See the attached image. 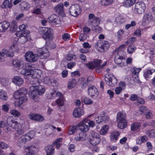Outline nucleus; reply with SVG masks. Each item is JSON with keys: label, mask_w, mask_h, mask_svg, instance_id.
<instances>
[{"label": "nucleus", "mask_w": 155, "mask_h": 155, "mask_svg": "<svg viewBox=\"0 0 155 155\" xmlns=\"http://www.w3.org/2000/svg\"><path fill=\"white\" fill-rule=\"evenodd\" d=\"M32 68V65L31 64H27L25 65V68L21 71V74L24 75L25 79H31L30 83L33 85H38L39 84V79L35 77L34 70L31 69Z\"/></svg>", "instance_id": "f257e3e1"}, {"label": "nucleus", "mask_w": 155, "mask_h": 155, "mask_svg": "<svg viewBox=\"0 0 155 155\" xmlns=\"http://www.w3.org/2000/svg\"><path fill=\"white\" fill-rule=\"evenodd\" d=\"M125 45L122 44L118 49H116L113 51L114 61L116 64L120 66H124L125 63V52L123 49L125 48Z\"/></svg>", "instance_id": "f03ea898"}, {"label": "nucleus", "mask_w": 155, "mask_h": 155, "mask_svg": "<svg viewBox=\"0 0 155 155\" xmlns=\"http://www.w3.org/2000/svg\"><path fill=\"white\" fill-rule=\"evenodd\" d=\"M24 121L23 120L18 122L12 119L11 118H8L7 119L8 125L14 129L19 135L24 134L25 132L24 126Z\"/></svg>", "instance_id": "7ed1b4c3"}, {"label": "nucleus", "mask_w": 155, "mask_h": 155, "mask_svg": "<svg viewBox=\"0 0 155 155\" xmlns=\"http://www.w3.org/2000/svg\"><path fill=\"white\" fill-rule=\"evenodd\" d=\"M27 93V89L24 88H21L15 92L14 97L16 99L15 102L18 103V106L27 100L28 97L26 96Z\"/></svg>", "instance_id": "20e7f679"}, {"label": "nucleus", "mask_w": 155, "mask_h": 155, "mask_svg": "<svg viewBox=\"0 0 155 155\" xmlns=\"http://www.w3.org/2000/svg\"><path fill=\"white\" fill-rule=\"evenodd\" d=\"M46 97L48 99H51L54 98L56 97H59L58 100L56 101V103L59 106H62L64 104V99L62 94L58 92L56 93L54 90L50 91L49 93L47 94Z\"/></svg>", "instance_id": "39448f33"}, {"label": "nucleus", "mask_w": 155, "mask_h": 155, "mask_svg": "<svg viewBox=\"0 0 155 155\" xmlns=\"http://www.w3.org/2000/svg\"><path fill=\"white\" fill-rule=\"evenodd\" d=\"M39 33L42 35V37L45 40H50L53 38V34L51 28L45 27L40 28Z\"/></svg>", "instance_id": "423d86ee"}, {"label": "nucleus", "mask_w": 155, "mask_h": 155, "mask_svg": "<svg viewBox=\"0 0 155 155\" xmlns=\"http://www.w3.org/2000/svg\"><path fill=\"white\" fill-rule=\"evenodd\" d=\"M35 135L34 131H31L28 134L21 136L19 139L17 143L19 146L25 144L26 142L30 141Z\"/></svg>", "instance_id": "0eeeda50"}, {"label": "nucleus", "mask_w": 155, "mask_h": 155, "mask_svg": "<svg viewBox=\"0 0 155 155\" xmlns=\"http://www.w3.org/2000/svg\"><path fill=\"white\" fill-rule=\"evenodd\" d=\"M89 139L91 144L94 146L99 144L101 141L100 135L93 130L89 135Z\"/></svg>", "instance_id": "6e6552de"}, {"label": "nucleus", "mask_w": 155, "mask_h": 155, "mask_svg": "<svg viewBox=\"0 0 155 155\" xmlns=\"http://www.w3.org/2000/svg\"><path fill=\"white\" fill-rule=\"evenodd\" d=\"M105 81L107 85L112 87L116 85L117 83L116 78L111 74L106 75L105 77Z\"/></svg>", "instance_id": "1a4fd4ad"}, {"label": "nucleus", "mask_w": 155, "mask_h": 155, "mask_svg": "<svg viewBox=\"0 0 155 155\" xmlns=\"http://www.w3.org/2000/svg\"><path fill=\"white\" fill-rule=\"evenodd\" d=\"M69 11L71 15L77 17L81 12V8L79 5L74 4L69 8Z\"/></svg>", "instance_id": "9d476101"}, {"label": "nucleus", "mask_w": 155, "mask_h": 155, "mask_svg": "<svg viewBox=\"0 0 155 155\" xmlns=\"http://www.w3.org/2000/svg\"><path fill=\"white\" fill-rule=\"evenodd\" d=\"M145 8V4L143 2H138L135 4L134 12L136 14H142L144 12Z\"/></svg>", "instance_id": "9b49d317"}, {"label": "nucleus", "mask_w": 155, "mask_h": 155, "mask_svg": "<svg viewBox=\"0 0 155 155\" xmlns=\"http://www.w3.org/2000/svg\"><path fill=\"white\" fill-rule=\"evenodd\" d=\"M30 92H33L39 95H42L45 92V89L43 85H32L30 87Z\"/></svg>", "instance_id": "f8f14e48"}, {"label": "nucleus", "mask_w": 155, "mask_h": 155, "mask_svg": "<svg viewBox=\"0 0 155 155\" xmlns=\"http://www.w3.org/2000/svg\"><path fill=\"white\" fill-rule=\"evenodd\" d=\"M25 57L26 60L29 62H35L38 59V56L37 54L29 51L26 53Z\"/></svg>", "instance_id": "ddd939ff"}, {"label": "nucleus", "mask_w": 155, "mask_h": 155, "mask_svg": "<svg viewBox=\"0 0 155 155\" xmlns=\"http://www.w3.org/2000/svg\"><path fill=\"white\" fill-rule=\"evenodd\" d=\"M88 95L92 98H96L98 94V92L96 87L93 86H89L88 88Z\"/></svg>", "instance_id": "4468645a"}, {"label": "nucleus", "mask_w": 155, "mask_h": 155, "mask_svg": "<svg viewBox=\"0 0 155 155\" xmlns=\"http://www.w3.org/2000/svg\"><path fill=\"white\" fill-rule=\"evenodd\" d=\"M63 7V4L60 3L54 7V11L59 15L64 16V14Z\"/></svg>", "instance_id": "2eb2a0df"}, {"label": "nucleus", "mask_w": 155, "mask_h": 155, "mask_svg": "<svg viewBox=\"0 0 155 155\" xmlns=\"http://www.w3.org/2000/svg\"><path fill=\"white\" fill-rule=\"evenodd\" d=\"M28 116L30 119L39 122L42 121L44 120V118L42 116L32 113L29 114Z\"/></svg>", "instance_id": "dca6fc26"}, {"label": "nucleus", "mask_w": 155, "mask_h": 155, "mask_svg": "<svg viewBox=\"0 0 155 155\" xmlns=\"http://www.w3.org/2000/svg\"><path fill=\"white\" fill-rule=\"evenodd\" d=\"M48 19L51 22L55 25L58 24L60 23V18L57 15L55 14L51 15Z\"/></svg>", "instance_id": "f3484780"}, {"label": "nucleus", "mask_w": 155, "mask_h": 155, "mask_svg": "<svg viewBox=\"0 0 155 155\" xmlns=\"http://www.w3.org/2000/svg\"><path fill=\"white\" fill-rule=\"evenodd\" d=\"M38 54L39 56H43L44 58H46L49 56L48 50L45 48H39L38 50Z\"/></svg>", "instance_id": "a211bd4d"}, {"label": "nucleus", "mask_w": 155, "mask_h": 155, "mask_svg": "<svg viewBox=\"0 0 155 155\" xmlns=\"http://www.w3.org/2000/svg\"><path fill=\"white\" fill-rule=\"evenodd\" d=\"M38 54L39 56H43L44 58H46L49 56L48 50L45 48H39L38 50Z\"/></svg>", "instance_id": "6ab92c4d"}, {"label": "nucleus", "mask_w": 155, "mask_h": 155, "mask_svg": "<svg viewBox=\"0 0 155 155\" xmlns=\"http://www.w3.org/2000/svg\"><path fill=\"white\" fill-rule=\"evenodd\" d=\"M101 62V60H98L91 62L86 64V67L89 69H93L99 66Z\"/></svg>", "instance_id": "aec40b11"}, {"label": "nucleus", "mask_w": 155, "mask_h": 155, "mask_svg": "<svg viewBox=\"0 0 155 155\" xmlns=\"http://www.w3.org/2000/svg\"><path fill=\"white\" fill-rule=\"evenodd\" d=\"M77 126L78 130H80L83 133L87 131L89 129V126L84 123H80Z\"/></svg>", "instance_id": "412c9836"}, {"label": "nucleus", "mask_w": 155, "mask_h": 155, "mask_svg": "<svg viewBox=\"0 0 155 155\" xmlns=\"http://www.w3.org/2000/svg\"><path fill=\"white\" fill-rule=\"evenodd\" d=\"M10 23L6 21L0 23V32H5L10 26Z\"/></svg>", "instance_id": "4be33fe9"}, {"label": "nucleus", "mask_w": 155, "mask_h": 155, "mask_svg": "<svg viewBox=\"0 0 155 155\" xmlns=\"http://www.w3.org/2000/svg\"><path fill=\"white\" fill-rule=\"evenodd\" d=\"M84 114V111L83 109L80 107L75 108L73 112V114L76 117H81Z\"/></svg>", "instance_id": "5701e85b"}, {"label": "nucleus", "mask_w": 155, "mask_h": 155, "mask_svg": "<svg viewBox=\"0 0 155 155\" xmlns=\"http://www.w3.org/2000/svg\"><path fill=\"white\" fill-rule=\"evenodd\" d=\"M12 81L15 84L18 86L22 85L24 82L23 79L18 76L15 77L12 79Z\"/></svg>", "instance_id": "b1692460"}, {"label": "nucleus", "mask_w": 155, "mask_h": 155, "mask_svg": "<svg viewBox=\"0 0 155 155\" xmlns=\"http://www.w3.org/2000/svg\"><path fill=\"white\" fill-rule=\"evenodd\" d=\"M126 118V114L124 112L120 111L117 114V121L125 120Z\"/></svg>", "instance_id": "393cba45"}, {"label": "nucleus", "mask_w": 155, "mask_h": 155, "mask_svg": "<svg viewBox=\"0 0 155 155\" xmlns=\"http://www.w3.org/2000/svg\"><path fill=\"white\" fill-rule=\"evenodd\" d=\"M77 81L75 79H70L68 83V89H72L76 85Z\"/></svg>", "instance_id": "a878e982"}, {"label": "nucleus", "mask_w": 155, "mask_h": 155, "mask_svg": "<svg viewBox=\"0 0 155 155\" xmlns=\"http://www.w3.org/2000/svg\"><path fill=\"white\" fill-rule=\"evenodd\" d=\"M155 71V69H148L144 73L143 76L145 78L148 80L151 77L153 73Z\"/></svg>", "instance_id": "bb28decb"}, {"label": "nucleus", "mask_w": 155, "mask_h": 155, "mask_svg": "<svg viewBox=\"0 0 155 155\" xmlns=\"http://www.w3.org/2000/svg\"><path fill=\"white\" fill-rule=\"evenodd\" d=\"M21 9L23 11H26L29 9L30 5L27 2L23 1L20 4Z\"/></svg>", "instance_id": "cd10ccee"}, {"label": "nucleus", "mask_w": 155, "mask_h": 155, "mask_svg": "<svg viewBox=\"0 0 155 155\" xmlns=\"http://www.w3.org/2000/svg\"><path fill=\"white\" fill-rule=\"evenodd\" d=\"M0 98L2 101H6L8 98V95L4 90L0 89Z\"/></svg>", "instance_id": "c85d7f7f"}, {"label": "nucleus", "mask_w": 155, "mask_h": 155, "mask_svg": "<svg viewBox=\"0 0 155 155\" xmlns=\"http://www.w3.org/2000/svg\"><path fill=\"white\" fill-rule=\"evenodd\" d=\"M86 138L85 135L83 133L77 134L74 137L75 140L77 141H83L86 140Z\"/></svg>", "instance_id": "c756f323"}, {"label": "nucleus", "mask_w": 155, "mask_h": 155, "mask_svg": "<svg viewBox=\"0 0 155 155\" xmlns=\"http://www.w3.org/2000/svg\"><path fill=\"white\" fill-rule=\"evenodd\" d=\"M110 47V44L107 41L103 40L102 47L101 49V52L106 51Z\"/></svg>", "instance_id": "7c9ffc66"}, {"label": "nucleus", "mask_w": 155, "mask_h": 155, "mask_svg": "<svg viewBox=\"0 0 155 155\" xmlns=\"http://www.w3.org/2000/svg\"><path fill=\"white\" fill-rule=\"evenodd\" d=\"M54 149L53 146L52 145H49L47 146L45 148L47 153L46 155H53L54 152Z\"/></svg>", "instance_id": "2f4dec72"}, {"label": "nucleus", "mask_w": 155, "mask_h": 155, "mask_svg": "<svg viewBox=\"0 0 155 155\" xmlns=\"http://www.w3.org/2000/svg\"><path fill=\"white\" fill-rule=\"evenodd\" d=\"M100 18L97 17H95L92 20L89 21V23L92 26L98 25L100 22Z\"/></svg>", "instance_id": "473e14b6"}, {"label": "nucleus", "mask_w": 155, "mask_h": 155, "mask_svg": "<svg viewBox=\"0 0 155 155\" xmlns=\"http://www.w3.org/2000/svg\"><path fill=\"white\" fill-rule=\"evenodd\" d=\"M78 83L79 84H81V87L84 88L86 87L87 84V83L86 80L84 78H79L78 79Z\"/></svg>", "instance_id": "72a5a7b5"}, {"label": "nucleus", "mask_w": 155, "mask_h": 155, "mask_svg": "<svg viewBox=\"0 0 155 155\" xmlns=\"http://www.w3.org/2000/svg\"><path fill=\"white\" fill-rule=\"evenodd\" d=\"M120 133L118 131L114 132L111 133L110 136L111 140L114 142H115L119 136Z\"/></svg>", "instance_id": "f704fd0d"}, {"label": "nucleus", "mask_w": 155, "mask_h": 155, "mask_svg": "<svg viewBox=\"0 0 155 155\" xmlns=\"http://www.w3.org/2000/svg\"><path fill=\"white\" fill-rule=\"evenodd\" d=\"M30 97L32 98L35 102H38L39 99L37 95V94L34 93L33 92H30L29 94Z\"/></svg>", "instance_id": "c9c22d12"}, {"label": "nucleus", "mask_w": 155, "mask_h": 155, "mask_svg": "<svg viewBox=\"0 0 155 155\" xmlns=\"http://www.w3.org/2000/svg\"><path fill=\"white\" fill-rule=\"evenodd\" d=\"M136 0H127L123 4L124 6L129 7L133 5L135 2Z\"/></svg>", "instance_id": "e433bc0d"}, {"label": "nucleus", "mask_w": 155, "mask_h": 155, "mask_svg": "<svg viewBox=\"0 0 155 155\" xmlns=\"http://www.w3.org/2000/svg\"><path fill=\"white\" fill-rule=\"evenodd\" d=\"M118 124L117 126L120 129H122L127 127V122L126 120L117 121Z\"/></svg>", "instance_id": "4c0bfd02"}, {"label": "nucleus", "mask_w": 155, "mask_h": 155, "mask_svg": "<svg viewBox=\"0 0 155 155\" xmlns=\"http://www.w3.org/2000/svg\"><path fill=\"white\" fill-rule=\"evenodd\" d=\"M17 28L18 27L16 22L14 21H12L11 23V25L10 27V31L12 32H15L16 31Z\"/></svg>", "instance_id": "58836bf2"}, {"label": "nucleus", "mask_w": 155, "mask_h": 155, "mask_svg": "<svg viewBox=\"0 0 155 155\" xmlns=\"http://www.w3.org/2000/svg\"><path fill=\"white\" fill-rule=\"evenodd\" d=\"M143 18L145 21H150L153 19V16L151 13L147 12L145 14Z\"/></svg>", "instance_id": "ea45409f"}, {"label": "nucleus", "mask_w": 155, "mask_h": 155, "mask_svg": "<svg viewBox=\"0 0 155 155\" xmlns=\"http://www.w3.org/2000/svg\"><path fill=\"white\" fill-rule=\"evenodd\" d=\"M141 125L139 123L135 122L132 124L131 127V130L134 131L138 130L140 127Z\"/></svg>", "instance_id": "a19ab883"}, {"label": "nucleus", "mask_w": 155, "mask_h": 155, "mask_svg": "<svg viewBox=\"0 0 155 155\" xmlns=\"http://www.w3.org/2000/svg\"><path fill=\"white\" fill-rule=\"evenodd\" d=\"M3 4L4 6L3 8H10L13 6L12 2H9V0H5L3 2Z\"/></svg>", "instance_id": "79ce46f5"}, {"label": "nucleus", "mask_w": 155, "mask_h": 155, "mask_svg": "<svg viewBox=\"0 0 155 155\" xmlns=\"http://www.w3.org/2000/svg\"><path fill=\"white\" fill-rule=\"evenodd\" d=\"M141 69L140 68H136L135 67L134 68H133L131 69V71L132 73V75L135 76V78H138V75L140 71L141 70Z\"/></svg>", "instance_id": "37998d69"}, {"label": "nucleus", "mask_w": 155, "mask_h": 155, "mask_svg": "<svg viewBox=\"0 0 155 155\" xmlns=\"http://www.w3.org/2000/svg\"><path fill=\"white\" fill-rule=\"evenodd\" d=\"M0 81L2 84L4 86H8L9 84V80L5 78H0Z\"/></svg>", "instance_id": "c03bdc74"}, {"label": "nucleus", "mask_w": 155, "mask_h": 155, "mask_svg": "<svg viewBox=\"0 0 155 155\" xmlns=\"http://www.w3.org/2000/svg\"><path fill=\"white\" fill-rule=\"evenodd\" d=\"M109 128V127L107 125H105L103 126L100 131V134L101 135H104L107 133V130Z\"/></svg>", "instance_id": "a18cd8bd"}, {"label": "nucleus", "mask_w": 155, "mask_h": 155, "mask_svg": "<svg viewBox=\"0 0 155 155\" xmlns=\"http://www.w3.org/2000/svg\"><path fill=\"white\" fill-rule=\"evenodd\" d=\"M103 40H99L95 44V47L99 51L101 52V49L102 47Z\"/></svg>", "instance_id": "49530a36"}, {"label": "nucleus", "mask_w": 155, "mask_h": 155, "mask_svg": "<svg viewBox=\"0 0 155 155\" xmlns=\"http://www.w3.org/2000/svg\"><path fill=\"white\" fill-rule=\"evenodd\" d=\"M12 65L15 68L19 69L21 66L20 61L18 60H13L12 61Z\"/></svg>", "instance_id": "de8ad7c7"}, {"label": "nucleus", "mask_w": 155, "mask_h": 155, "mask_svg": "<svg viewBox=\"0 0 155 155\" xmlns=\"http://www.w3.org/2000/svg\"><path fill=\"white\" fill-rule=\"evenodd\" d=\"M62 138H59L57 139L53 142V145L54 146H56L57 149L60 148L61 145L60 142L62 140Z\"/></svg>", "instance_id": "09e8293b"}, {"label": "nucleus", "mask_w": 155, "mask_h": 155, "mask_svg": "<svg viewBox=\"0 0 155 155\" xmlns=\"http://www.w3.org/2000/svg\"><path fill=\"white\" fill-rule=\"evenodd\" d=\"M146 134L150 137L154 138L155 137V130H148L146 131Z\"/></svg>", "instance_id": "8fccbe9b"}, {"label": "nucleus", "mask_w": 155, "mask_h": 155, "mask_svg": "<svg viewBox=\"0 0 155 155\" xmlns=\"http://www.w3.org/2000/svg\"><path fill=\"white\" fill-rule=\"evenodd\" d=\"M115 21L117 23L121 24L125 22V20L122 16H119L118 17H116Z\"/></svg>", "instance_id": "3c124183"}, {"label": "nucleus", "mask_w": 155, "mask_h": 155, "mask_svg": "<svg viewBox=\"0 0 155 155\" xmlns=\"http://www.w3.org/2000/svg\"><path fill=\"white\" fill-rule=\"evenodd\" d=\"M78 131L77 125L74 126L70 128L68 130V134L69 135H72L74 133Z\"/></svg>", "instance_id": "603ef678"}, {"label": "nucleus", "mask_w": 155, "mask_h": 155, "mask_svg": "<svg viewBox=\"0 0 155 155\" xmlns=\"http://www.w3.org/2000/svg\"><path fill=\"white\" fill-rule=\"evenodd\" d=\"M102 113V114H101L100 118H101L102 122L104 121L106 122L108 121L109 120V117L107 115H106L104 112Z\"/></svg>", "instance_id": "864d4df0"}, {"label": "nucleus", "mask_w": 155, "mask_h": 155, "mask_svg": "<svg viewBox=\"0 0 155 155\" xmlns=\"http://www.w3.org/2000/svg\"><path fill=\"white\" fill-rule=\"evenodd\" d=\"M18 40L21 44L25 43L27 41V35L21 36V37H19L18 39Z\"/></svg>", "instance_id": "5fc2aeb1"}, {"label": "nucleus", "mask_w": 155, "mask_h": 155, "mask_svg": "<svg viewBox=\"0 0 155 155\" xmlns=\"http://www.w3.org/2000/svg\"><path fill=\"white\" fill-rule=\"evenodd\" d=\"M113 0H101V4L103 5H108L111 4Z\"/></svg>", "instance_id": "6e6d98bb"}, {"label": "nucleus", "mask_w": 155, "mask_h": 155, "mask_svg": "<svg viewBox=\"0 0 155 155\" xmlns=\"http://www.w3.org/2000/svg\"><path fill=\"white\" fill-rule=\"evenodd\" d=\"M83 100L84 103L86 104H91L93 103L91 99L86 97H84Z\"/></svg>", "instance_id": "4d7b16f0"}, {"label": "nucleus", "mask_w": 155, "mask_h": 155, "mask_svg": "<svg viewBox=\"0 0 155 155\" xmlns=\"http://www.w3.org/2000/svg\"><path fill=\"white\" fill-rule=\"evenodd\" d=\"M92 30L94 32L97 33H100L101 31V27L98 25L93 26L92 28Z\"/></svg>", "instance_id": "13d9d810"}, {"label": "nucleus", "mask_w": 155, "mask_h": 155, "mask_svg": "<svg viewBox=\"0 0 155 155\" xmlns=\"http://www.w3.org/2000/svg\"><path fill=\"white\" fill-rule=\"evenodd\" d=\"M136 49L137 48L134 46H130L127 48V52L129 54H132L135 51Z\"/></svg>", "instance_id": "bf43d9fd"}, {"label": "nucleus", "mask_w": 155, "mask_h": 155, "mask_svg": "<svg viewBox=\"0 0 155 155\" xmlns=\"http://www.w3.org/2000/svg\"><path fill=\"white\" fill-rule=\"evenodd\" d=\"M10 113L15 117H17L20 115V113L17 110H12L10 111Z\"/></svg>", "instance_id": "052dcab7"}, {"label": "nucleus", "mask_w": 155, "mask_h": 155, "mask_svg": "<svg viewBox=\"0 0 155 155\" xmlns=\"http://www.w3.org/2000/svg\"><path fill=\"white\" fill-rule=\"evenodd\" d=\"M8 145L5 143L0 141V149H5L8 148Z\"/></svg>", "instance_id": "680f3d73"}, {"label": "nucleus", "mask_w": 155, "mask_h": 155, "mask_svg": "<svg viewBox=\"0 0 155 155\" xmlns=\"http://www.w3.org/2000/svg\"><path fill=\"white\" fill-rule=\"evenodd\" d=\"M28 34V32L23 31H19L15 33L16 35L18 37H21V36H23V34Z\"/></svg>", "instance_id": "e2e57ef3"}, {"label": "nucleus", "mask_w": 155, "mask_h": 155, "mask_svg": "<svg viewBox=\"0 0 155 155\" xmlns=\"http://www.w3.org/2000/svg\"><path fill=\"white\" fill-rule=\"evenodd\" d=\"M51 78L48 77H46L43 79V82L45 84L49 85V83H51L50 80Z\"/></svg>", "instance_id": "0e129e2a"}, {"label": "nucleus", "mask_w": 155, "mask_h": 155, "mask_svg": "<svg viewBox=\"0 0 155 155\" xmlns=\"http://www.w3.org/2000/svg\"><path fill=\"white\" fill-rule=\"evenodd\" d=\"M124 32V31L123 30L120 29L118 31L117 33V37L119 39H121L122 37V35Z\"/></svg>", "instance_id": "69168bd1"}, {"label": "nucleus", "mask_w": 155, "mask_h": 155, "mask_svg": "<svg viewBox=\"0 0 155 155\" xmlns=\"http://www.w3.org/2000/svg\"><path fill=\"white\" fill-rule=\"evenodd\" d=\"M51 83H49V85H52L53 86H55L56 85L57 83V80L55 78H51L50 80Z\"/></svg>", "instance_id": "338daca9"}, {"label": "nucleus", "mask_w": 155, "mask_h": 155, "mask_svg": "<svg viewBox=\"0 0 155 155\" xmlns=\"http://www.w3.org/2000/svg\"><path fill=\"white\" fill-rule=\"evenodd\" d=\"M140 111L144 114L146 113V112H147L148 110H149L144 106H141L140 107Z\"/></svg>", "instance_id": "774afa93"}]
</instances>
